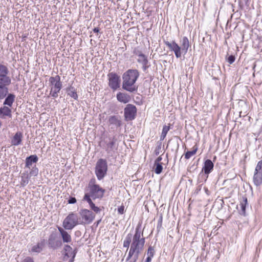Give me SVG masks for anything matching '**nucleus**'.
Masks as SVG:
<instances>
[{"label": "nucleus", "instance_id": "obj_45", "mask_svg": "<svg viewBox=\"0 0 262 262\" xmlns=\"http://www.w3.org/2000/svg\"><path fill=\"white\" fill-rule=\"evenodd\" d=\"M144 67V70L145 71L146 70V68L147 67Z\"/></svg>", "mask_w": 262, "mask_h": 262}, {"label": "nucleus", "instance_id": "obj_12", "mask_svg": "<svg viewBox=\"0 0 262 262\" xmlns=\"http://www.w3.org/2000/svg\"><path fill=\"white\" fill-rule=\"evenodd\" d=\"M108 85L113 90L116 91L120 86V77L115 73H111L108 75Z\"/></svg>", "mask_w": 262, "mask_h": 262}, {"label": "nucleus", "instance_id": "obj_19", "mask_svg": "<svg viewBox=\"0 0 262 262\" xmlns=\"http://www.w3.org/2000/svg\"><path fill=\"white\" fill-rule=\"evenodd\" d=\"M38 158L36 155H31L26 159L25 167L30 168L33 164L37 162Z\"/></svg>", "mask_w": 262, "mask_h": 262}, {"label": "nucleus", "instance_id": "obj_40", "mask_svg": "<svg viewBox=\"0 0 262 262\" xmlns=\"http://www.w3.org/2000/svg\"><path fill=\"white\" fill-rule=\"evenodd\" d=\"M124 206H121L118 208V212L120 214H122L124 213Z\"/></svg>", "mask_w": 262, "mask_h": 262}, {"label": "nucleus", "instance_id": "obj_2", "mask_svg": "<svg viewBox=\"0 0 262 262\" xmlns=\"http://www.w3.org/2000/svg\"><path fill=\"white\" fill-rule=\"evenodd\" d=\"M165 45L170 50L173 51L177 58H180L182 56V54H186L188 50L190 45L189 41L186 36H184L180 39V46L174 41L169 42L168 41H164Z\"/></svg>", "mask_w": 262, "mask_h": 262}, {"label": "nucleus", "instance_id": "obj_29", "mask_svg": "<svg viewBox=\"0 0 262 262\" xmlns=\"http://www.w3.org/2000/svg\"><path fill=\"white\" fill-rule=\"evenodd\" d=\"M192 148H193V149L192 151H188L185 153V159H189L192 156H194L196 154V152L198 149V146L196 145H194Z\"/></svg>", "mask_w": 262, "mask_h": 262}, {"label": "nucleus", "instance_id": "obj_34", "mask_svg": "<svg viewBox=\"0 0 262 262\" xmlns=\"http://www.w3.org/2000/svg\"><path fill=\"white\" fill-rule=\"evenodd\" d=\"M235 56L234 55H230L227 58V60L229 64H232L235 61Z\"/></svg>", "mask_w": 262, "mask_h": 262}, {"label": "nucleus", "instance_id": "obj_30", "mask_svg": "<svg viewBox=\"0 0 262 262\" xmlns=\"http://www.w3.org/2000/svg\"><path fill=\"white\" fill-rule=\"evenodd\" d=\"M163 170L162 163H154V171L156 174H160Z\"/></svg>", "mask_w": 262, "mask_h": 262}, {"label": "nucleus", "instance_id": "obj_35", "mask_svg": "<svg viewBox=\"0 0 262 262\" xmlns=\"http://www.w3.org/2000/svg\"><path fill=\"white\" fill-rule=\"evenodd\" d=\"M68 95H70L71 97L75 99H77L78 98V95L77 93L74 91H70Z\"/></svg>", "mask_w": 262, "mask_h": 262}, {"label": "nucleus", "instance_id": "obj_9", "mask_svg": "<svg viewBox=\"0 0 262 262\" xmlns=\"http://www.w3.org/2000/svg\"><path fill=\"white\" fill-rule=\"evenodd\" d=\"M253 181L256 186H259L262 184V160L258 162L255 167Z\"/></svg>", "mask_w": 262, "mask_h": 262}, {"label": "nucleus", "instance_id": "obj_14", "mask_svg": "<svg viewBox=\"0 0 262 262\" xmlns=\"http://www.w3.org/2000/svg\"><path fill=\"white\" fill-rule=\"evenodd\" d=\"M137 108L133 104H127L124 108V116L127 120H133L136 115Z\"/></svg>", "mask_w": 262, "mask_h": 262}, {"label": "nucleus", "instance_id": "obj_32", "mask_svg": "<svg viewBox=\"0 0 262 262\" xmlns=\"http://www.w3.org/2000/svg\"><path fill=\"white\" fill-rule=\"evenodd\" d=\"M155 252L154 247L149 246L147 252V257L152 258L155 254Z\"/></svg>", "mask_w": 262, "mask_h": 262}, {"label": "nucleus", "instance_id": "obj_16", "mask_svg": "<svg viewBox=\"0 0 262 262\" xmlns=\"http://www.w3.org/2000/svg\"><path fill=\"white\" fill-rule=\"evenodd\" d=\"M116 98L119 102L125 104L130 102L131 100V97L129 94L122 92L118 93L116 95Z\"/></svg>", "mask_w": 262, "mask_h": 262}, {"label": "nucleus", "instance_id": "obj_36", "mask_svg": "<svg viewBox=\"0 0 262 262\" xmlns=\"http://www.w3.org/2000/svg\"><path fill=\"white\" fill-rule=\"evenodd\" d=\"M169 129H170V126H169L164 125L163 126V129H162V133L163 134L167 135L168 132L169 130Z\"/></svg>", "mask_w": 262, "mask_h": 262}, {"label": "nucleus", "instance_id": "obj_6", "mask_svg": "<svg viewBox=\"0 0 262 262\" xmlns=\"http://www.w3.org/2000/svg\"><path fill=\"white\" fill-rule=\"evenodd\" d=\"M49 81L51 86L50 95L53 98H57L58 96V93L62 88L60 77L59 75L51 77L49 78Z\"/></svg>", "mask_w": 262, "mask_h": 262}, {"label": "nucleus", "instance_id": "obj_27", "mask_svg": "<svg viewBox=\"0 0 262 262\" xmlns=\"http://www.w3.org/2000/svg\"><path fill=\"white\" fill-rule=\"evenodd\" d=\"M108 122L111 125H113L117 127L121 125V121L118 117L115 116H112L109 118Z\"/></svg>", "mask_w": 262, "mask_h": 262}, {"label": "nucleus", "instance_id": "obj_31", "mask_svg": "<svg viewBox=\"0 0 262 262\" xmlns=\"http://www.w3.org/2000/svg\"><path fill=\"white\" fill-rule=\"evenodd\" d=\"M38 174V168L35 165L34 166H33L32 168L31 169V170L30 171V173H29L30 177L31 176L36 177Z\"/></svg>", "mask_w": 262, "mask_h": 262}, {"label": "nucleus", "instance_id": "obj_17", "mask_svg": "<svg viewBox=\"0 0 262 262\" xmlns=\"http://www.w3.org/2000/svg\"><path fill=\"white\" fill-rule=\"evenodd\" d=\"M23 137V135L22 133L20 132H16L11 139V144L14 146L20 145L21 143Z\"/></svg>", "mask_w": 262, "mask_h": 262}, {"label": "nucleus", "instance_id": "obj_44", "mask_svg": "<svg viewBox=\"0 0 262 262\" xmlns=\"http://www.w3.org/2000/svg\"><path fill=\"white\" fill-rule=\"evenodd\" d=\"M151 258L150 257H147L146 258V260H145V262H151Z\"/></svg>", "mask_w": 262, "mask_h": 262}, {"label": "nucleus", "instance_id": "obj_23", "mask_svg": "<svg viewBox=\"0 0 262 262\" xmlns=\"http://www.w3.org/2000/svg\"><path fill=\"white\" fill-rule=\"evenodd\" d=\"M45 244V241L43 239L37 245L33 246L30 251L33 253H40L42 250Z\"/></svg>", "mask_w": 262, "mask_h": 262}, {"label": "nucleus", "instance_id": "obj_21", "mask_svg": "<svg viewBox=\"0 0 262 262\" xmlns=\"http://www.w3.org/2000/svg\"><path fill=\"white\" fill-rule=\"evenodd\" d=\"M135 53L137 56V59L138 62L143 66H146L147 63V59L145 55L139 50L135 51Z\"/></svg>", "mask_w": 262, "mask_h": 262}, {"label": "nucleus", "instance_id": "obj_43", "mask_svg": "<svg viewBox=\"0 0 262 262\" xmlns=\"http://www.w3.org/2000/svg\"><path fill=\"white\" fill-rule=\"evenodd\" d=\"M93 31L95 33H98L99 32V29L98 28H95L93 29Z\"/></svg>", "mask_w": 262, "mask_h": 262}, {"label": "nucleus", "instance_id": "obj_3", "mask_svg": "<svg viewBox=\"0 0 262 262\" xmlns=\"http://www.w3.org/2000/svg\"><path fill=\"white\" fill-rule=\"evenodd\" d=\"M139 73L136 70H129L123 75L122 88L129 92H134L137 90V87L135 85Z\"/></svg>", "mask_w": 262, "mask_h": 262}, {"label": "nucleus", "instance_id": "obj_41", "mask_svg": "<svg viewBox=\"0 0 262 262\" xmlns=\"http://www.w3.org/2000/svg\"><path fill=\"white\" fill-rule=\"evenodd\" d=\"M162 160V156H160L156 159V160L155 161V163H162L161 162H160Z\"/></svg>", "mask_w": 262, "mask_h": 262}, {"label": "nucleus", "instance_id": "obj_24", "mask_svg": "<svg viewBox=\"0 0 262 262\" xmlns=\"http://www.w3.org/2000/svg\"><path fill=\"white\" fill-rule=\"evenodd\" d=\"M83 200L86 201L89 203L91 209L96 213L100 212L101 209L98 207L95 206L92 199L89 198L88 196H84Z\"/></svg>", "mask_w": 262, "mask_h": 262}, {"label": "nucleus", "instance_id": "obj_22", "mask_svg": "<svg viewBox=\"0 0 262 262\" xmlns=\"http://www.w3.org/2000/svg\"><path fill=\"white\" fill-rule=\"evenodd\" d=\"M5 105L0 108V118H5L6 117H11V110L7 106Z\"/></svg>", "mask_w": 262, "mask_h": 262}, {"label": "nucleus", "instance_id": "obj_7", "mask_svg": "<svg viewBox=\"0 0 262 262\" xmlns=\"http://www.w3.org/2000/svg\"><path fill=\"white\" fill-rule=\"evenodd\" d=\"M107 171L106 160L103 159H99L95 166V174L99 180H101L106 176Z\"/></svg>", "mask_w": 262, "mask_h": 262}, {"label": "nucleus", "instance_id": "obj_13", "mask_svg": "<svg viewBox=\"0 0 262 262\" xmlns=\"http://www.w3.org/2000/svg\"><path fill=\"white\" fill-rule=\"evenodd\" d=\"M48 245L50 248L55 250L61 246L62 242L56 233H52L49 237Z\"/></svg>", "mask_w": 262, "mask_h": 262}, {"label": "nucleus", "instance_id": "obj_20", "mask_svg": "<svg viewBox=\"0 0 262 262\" xmlns=\"http://www.w3.org/2000/svg\"><path fill=\"white\" fill-rule=\"evenodd\" d=\"M214 164L211 160L207 159L204 162L202 170H204L205 174L208 175L213 170Z\"/></svg>", "mask_w": 262, "mask_h": 262}, {"label": "nucleus", "instance_id": "obj_26", "mask_svg": "<svg viewBox=\"0 0 262 262\" xmlns=\"http://www.w3.org/2000/svg\"><path fill=\"white\" fill-rule=\"evenodd\" d=\"M30 178L28 172L23 173L21 176V185L23 187L26 186L29 183Z\"/></svg>", "mask_w": 262, "mask_h": 262}, {"label": "nucleus", "instance_id": "obj_5", "mask_svg": "<svg viewBox=\"0 0 262 262\" xmlns=\"http://www.w3.org/2000/svg\"><path fill=\"white\" fill-rule=\"evenodd\" d=\"M10 84L11 82H0V102L5 99L3 104L9 107L12 106L15 98L13 94L9 93L8 86Z\"/></svg>", "mask_w": 262, "mask_h": 262}, {"label": "nucleus", "instance_id": "obj_8", "mask_svg": "<svg viewBox=\"0 0 262 262\" xmlns=\"http://www.w3.org/2000/svg\"><path fill=\"white\" fill-rule=\"evenodd\" d=\"M80 224L78 216L76 214L71 213L69 214L63 222V227L66 230H72L77 225Z\"/></svg>", "mask_w": 262, "mask_h": 262}, {"label": "nucleus", "instance_id": "obj_39", "mask_svg": "<svg viewBox=\"0 0 262 262\" xmlns=\"http://www.w3.org/2000/svg\"><path fill=\"white\" fill-rule=\"evenodd\" d=\"M21 262H34V260L31 257H27Z\"/></svg>", "mask_w": 262, "mask_h": 262}, {"label": "nucleus", "instance_id": "obj_38", "mask_svg": "<svg viewBox=\"0 0 262 262\" xmlns=\"http://www.w3.org/2000/svg\"><path fill=\"white\" fill-rule=\"evenodd\" d=\"M139 258L138 256L134 255L132 256V258L129 260V262H136Z\"/></svg>", "mask_w": 262, "mask_h": 262}, {"label": "nucleus", "instance_id": "obj_42", "mask_svg": "<svg viewBox=\"0 0 262 262\" xmlns=\"http://www.w3.org/2000/svg\"><path fill=\"white\" fill-rule=\"evenodd\" d=\"M166 134H163L162 133L161 135L160 136V140H163L164 139V138L166 137Z\"/></svg>", "mask_w": 262, "mask_h": 262}, {"label": "nucleus", "instance_id": "obj_1", "mask_svg": "<svg viewBox=\"0 0 262 262\" xmlns=\"http://www.w3.org/2000/svg\"><path fill=\"white\" fill-rule=\"evenodd\" d=\"M145 243V239L143 237V232L141 231L140 226L138 225L136 228L135 233L133 237L126 261H128L134 255L139 256L143 250Z\"/></svg>", "mask_w": 262, "mask_h": 262}, {"label": "nucleus", "instance_id": "obj_28", "mask_svg": "<svg viewBox=\"0 0 262 262\" xmlns=\"http://www.w3.org/2000/svg\"><path fill=\"white\" fill-rule=\"evenodd\" d=\"M132 235L130 233L128 234L126 236L124 242H123V247L126 248L127 250L128 249L129 246L132 243Z\"/></svg>", "mask_w": 262, "mask_h": 262}, {"label": "nucleus", "instance_id": "obj_18", "mask_svg": "<svg viewBox=\"0 0 262 262\" xmlns=\"http://www.w3.org/2000/svg\"><path fill=\"white\" fill-rule=\"evenodd\" d=\"M63 243H69L72 241V237L70 234L61 227H58Z\"/></svg>", "mask_w": 262, "mask_h": 262}, {"label": "nucleus", "instance_id": "obj_10", "mask_svg": "<svg viewBox=\"0 0 262 262\" xmlns=\"http://www.w3.org/2000/svg\"><path fill=\"white\" fill-rule=\"evenodd\" d=\"M117 139L115 137L110 138V141L106 143L105 149L109 157L113 156L118 149V145L116 144Z\"/></svg>", "mask_w": 262, "mask_h": 262}, {"label": "nucleus", "instance_id": "obj_25", "mask_svg": "<svg viewBox=\"0 0 262 262\" xmlns=\"http://www.w3.org/2000/svg\"><path fill=\"white\" fill-rule=\"evenodd\" d=\"M66 255L69 257H72L73 260L76 255V252L73 250L72 248L69 245H65L64 247Z\"/></svg>", "mask_w": 262, "mask_h": 262}, {"label": "nucleus", "instance_id": "obj_11", "mask_svg": "<svg viewBox=\"0 0 262 262\" xmlns=\"http://www.w3.org/2000/svg\"><path fill=\"white\" fill-rule=\"evenodd\" d=\"M79 214L82 219V221L80 222V224H89L95 218V214L91 211L88 209H84L81 210Z\"/></svg>", "mask_w": 262, "mask_h": 262}, {"label": "nucleus", "instance_id": "obj_15", "mask_svg": "<svg viewBox=\"0 0 262 262\" xmlns=\"http://www.w3.org/2000/svg\"><path fill=\"white\" fill-rule=\"evenodd\" d=\"M9 71L7 67H0V82H11V79L8 76Z\"/></svg>", "mask_w": 262, "mask_h": 262}, {"label": "nucleus", "instance_id": "obj_4", "mask_svg": "<svg viewBox=\"0 0 262 262\" xmlns=\"http://www.w3.org/2000/svg\"><path fill=\"white\" fill-rule=\"evenodd\" d=\"M87 190L88 192L85 193L84 196H88L89 198H92L93 200L102 198L105 191V189L96 184L95 179H91Z\"/></svg>", "mask_w": 262, "mask_h": 262}, {"label": "nucleus", "instance_id": "obj_37", "mask_svg": "<svg viewBox=\"0 0 262 262\" xmlns=\"http://www.w3.org/2000/svg\"><path fill=\"white\" fill-rule=\"evenodd\" d=\"M68 202L69 204H74L76 202V199L74 197H70Z\"/></svg>", "mask_w": 262, "mask_h": 262}, {"label": "nucleus", "instance_id": "obj_33", "mask_svg": "<svg viewBox=\"0 0 262 262\" xmlns=\"http://www.w3.org/2000/svg\"><path fill=\"white\" fill-rule=\"evenodd\" d=\"M247 203V198H245L243 202H242L240 204V206L242 209V211L243 213H245L246 210V206Z\"/></svg>", "mask_w": 262, "mask_h": 262}]
</instances>
